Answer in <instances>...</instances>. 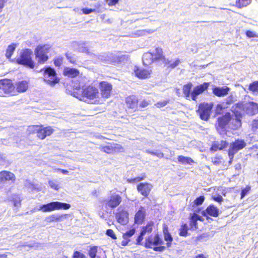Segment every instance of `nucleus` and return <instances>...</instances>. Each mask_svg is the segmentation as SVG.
<instances>
[{
	"instance_id": "nucleus-1",
	"label": "nucleus",
	"mask_w": 258,
	"mask_h": 258,
	"mask_svg": "<svg viewBox=\"0 0 258 258\" xmlns=\"http://www.w3.org/2000/svg\"><path fill=\"white\" fill-rule=\"evenodd\" d=\"M73 94L80 100L94 104H99V89L94 85L84 86L81 91H74Z\"/></svg>"
},
{
	"instance_id": "nucleus-2",
	"label": "nucleus",
	"mask_w": 258,
	"mask_h": 258,
	"mask_svg": "<svg viewBox=\"0 0 258 258\" xmlns=\"http://www.w3.org/2000/svg\"><path fill=\"white\" fill-rule=\"evenodd\" d=\"M210 85L209 82H204L196 86L191 92L193 85L191 82H188L182 86L183 96L186 99H189L190 98L192 101H197L198 96L207 91Z\"/></svg>"
},
{
	"instance_id": "nucleus-3",
	"label": "nucleus",
	"mask_w": 258,
	"mask_h": 258,
	"mask_svg": "<svg viewBox=\"0 0 258 258\" xmlns=\"http://www.w3.org/2000/svg\"><path fill=\"white\" fill-rule=\"evenodd\" d=\"M142 59L143 64H151L152 63L166 64L168 63L167 60L163 55V50L160 48H156L155 53L149 52L144 53Z\"/></svg>"
},
{
	"instance_id": "nucleus-4",
	"label": "nucleus",
	"mask_w": 258,
	"mask_h": 258,
	"mask_svg": "<svg viewBox=\"0 0 258 258\" xmlns=\"http://www.w3.org/2000/svg\"><path fill=\"white\" fill-rule=\"evenodd\" d=\"M28 136L37 134V137L41 140H44L47 137L50 136L54 132V128L51 126H44L43 125H30L26 130Z\"/></svg>"
},
{
	"instance_id": "nucleus-5",
	"label": "nucleus",
	"mask_w": 258,
	"mask_h": 258,
	"mask_svg": "<svg viewBox=\"0 0 258 258\" xmlns=\"http://www.w3.org/2000/svg\"><path fill=\"white\" fill-rule=\"evenodd\" d=\"M144 246L153 249L155 251L161 252L166 249L164 241L158 233L148 236L145 239Z\"/></svg>"
},
{
	"instance_id": "nucleus-6",
	"label": "nucleus",
	"mask_w": 258,
	"mask_h": 258,
	"mask_svg": "<svg viewBox=\"0 0 258 258\" xmlns=\"http://www.w3.org/2000/svg\"><path fill=\"white\" fill-rule=\"evenodd\" d=\"M125 103L128 109L138 111L147 107L150 104L151 101L144 99L139 103L138 97L135 95H130L125 98Z\"/></svg>"
},
{
	"instance_id": "nucleus-7",
	"label": "nucleus",
	"mask_w": 258,
	"mask_h": 258,
	"mask_svg": "<svg viewBox=\"0 0 258 258\" xmlns=\"http://www.w3.org/2000/svg\"><path fill=\"white\" fill-rule=\"evenodd\" d=\"M98 85L99 104H102L111 96L113 86L110 83L107 81H101Z\"/></svg>"
},
{
	"instance_id": "nucleus-8",
	"label": "nucleus",
	"mask_w": 258,
	"mask_h": 258,
	"mask_svg": "<svg viewBox=\"0 0 258 258\" xmlns=\"http://www.w3.org/2000/svg\"><path fill=\"white\" fill-rule=\"evenodd\" d=\"M40 72L42 73L44 81L50 86H55L60 81L55 71L51 67L44 68L40 70Z\"/></svg>"
},
{
	"instance_id": "nucleus-9",
	"label": "nucleus",
	"mask_w": 258,
	"mask_h": 258,
	"mask_svg": "<svg viewBox=\"0 0 258 258\" xmlns=\"http://www.w3.org/2000/svg\"><path fill=\"white\" fill-rule=\"evenodd\" d=\"M244 110V106L241 102H238L235 105L233 113L235 116L234 122H232L233 130H236L241 126V118L242 114L241 112Z\"/></svg>"
},
{
	"instance_id": "nucleus-10",
	"label": "nucleus",
	"mask_w": 258,
	"mask_h": 258,
	"mask_svg": "<svg viewBox=\"0 0 258 258\" xmlns=\"http://www.w3.org/2000/svg\"><path fill=\"white\" fill-rule=\"evenodd\" d=\"M33 51L29 48L22 50L19 57L15 59V63L18 64H34L32 59Z\"/></svg>"
},
{
	"instance_id": "nucleus-11",
	"label": "nucleus",
	"mask_w": 258,
	"mask_h": 258,
	"mask_svg": "<svg viewBox=\"0 0 258 258\" xmlns=\"http://www.w3.org/2000/svg\"><path fill=\"white\" fill-rule=\"evenodd\" d=\"M246 144L243 140L237 139L232 143L228 151V156L230 158L229 162L231 163L233 159L234 156L239 150L243 149Z\"/></svg>"
},
{
	"instance_id": "nucleus-12",
	"label": "nucleus",
	"mask_w": 258,
	"mask_h": 258,
	"mask_svg": "<svg viewBox=\"0 0 258 258\" xmlns=\"http://www.w3.org/2000/svg\"><path fill=\"white\" fill-rule=\"evenodd\" d=\"M14 84L11 79L0 80V93L9 96H15Z\"/></svg>"
},
{
	"instance_id": "nucleus-13",
	"label": "nucleus",
	"mask_w": 258,
	"mask_h": 258,
	"mask_svg": "<svg viewBox=\"0 0 258 258\" xmlns=\"http://www.w3.org/2000/svg\"><path fill=\"white\" fill-rule=\"evenodd\" d=\"M48 49L44 45H38L34 50L35 58L39 63H44L48 59Z\"/></svg>"
},
{
	"instance_id": "nucleus-14",
	"label": "nucleus",
	"mask_w": 258,
	"mask_h": 258,
	"mask_svg": "<svg viewBox=\"0 0 258 258\" xmlns=\"http://www.w3.org/2000/svg\"><path fill=\"white\" fill-rule=\"evenodd\" d=\"M213 105L212 103H202L199 104L198 112L201 119L207 120L210 117Z\"/></svg>"
},
{
	"instance_id": "nucleus-15",
	"label": "nucleus",
	"mask_w": 258,
	"mask_h": 258,
	"mask_svg": "<svg viewBox=\"0 0 258 258\" xmlns=\"http://www.w3.org/2000/svg\"><path fill=\"white\" fill-rule=\"evenodd\" d=\"M116 221L121 225L126 224L129 220V213L126 209L122 206L119 207L114 214Z\"/></svg>"
},
{
	"instance_id": "nucleus-16",
	"label": "nucleus",
	"mask_w": 258,
	"mask_h": 258,
	"mask_svg": "<svg viewBox=\"0 0 258 258\" xmlns=\"http://www.w3.org/2000/svg\"><path fill=\"white\" fill-rule=\"evenodd\" d=\"M100 148L102 152L107 154L124 151L123 147L121 145L116 143H109L106 145L101 146Z\"/></svg>"
},
{
	"instance_id": "nucleus-17",
	"label": "nucleus",
	"mask_w": 258,
	"mask_h": 258,
	"mask_svg": "<svg viewBox=\"0 0 258 258\" xmlns=\"http://www.w3.org/2000/svg\"><path fill=\"white\" fill-rule=\"evenodd\" d=\"M122 201V197L119 194H114L105 201L106 208L114 209L120 205Z\"/></svg>"
},
{
	"instance_id": "nucleus-18",
	"label": "nucleus",
	"mask_w": 258,
	"mask_h": 258,
	"mask_svg": "<svg viewBox=\"0 0 258 258\" xmlns=\"http://www.w3.org/2000/svg\"><path fill=\"white\" fill-rule=\"evenodd\" d=\"M231 120V115L230 112H226L217 118L216 123L217 130H224Z\"/></svg>"
},
{
	"instance_id": "nucleus-19",
	"label": "nucleus",
	"mask_w": 258,
	"mask_h": 258,
	"mask_svg": "<svg viewBox=\"0 0 258 258\" xmlns=\"http://www.w3.org/2000/svg\"><path fill=\"white\" fill-rule=\"evenodd\" d=\"M152 188V184L147 182H141L137 186L138 192L145 198H147L150 195Z\"/></svg>"
},
{
	"instance_id": "nucleus-20",
	"label": "nucleus",
	"mask_w": 258,
	"mask_h": 258,
	"mask_svg": "<svg viewBox=\"0 0 258 258\" xmlns=\"http://www.w3.org/2000/svg\"><path fill=\"white\" fill-rule=\"evenodd\" d=\"M29 82L27 80H21L17 81L14 84L15 95L18 93H22L27 91L29 88Z\"/></svg>"
},
{
	"instance_id": "nucleus-21",
	"label": "nucleus",
	"mask_w": 258,
	"mask_h": 258,
	"mask_svg": "<svg viewBox=\"0 0 258 258\" xmlns=\"http://www.w3.org/2000/svg\"><path fill=\"white\" fill-rule=\"evenodd\" d=\"M134 72L135 76L140 79H146L150 77L152 71L149 68L136 67Z\"/></svg>"
},
{
	"instance_id": "nucleus-22",
	"label": "nucleus",
	"mask_w": 258,
	"mask_h": 258,
	"mask_svg": "<svg viewBox=\"0 0 258 258\" xmlns=\"http://www.w3.org/2000/svg\"><path fill=\"white\" fill-rule=\"evenodd\" d=\"M219 210L214 205L210 204L207 208L202 211V215L204 217L210 216L213 217H218L219 215Z\"/></svg>"
},
{
	"instance_id": "nucleus-23",
	"label": "nucleus",
	"mask_w": 258,
	"mask_h": 258,
	"mask_svg": "<svg viewBox=\"0 0 258 258\" xmlns=\"http://www.w3.org/2000/svg\"><path fill=\"white\" fill-rule=\"evenodd\" d=\"M203 218L196 213L190 214L189 217V227L191 230H195L198 228V221H203Z\"/></svg>"
},
{
	"instance_id": "nucleus-24",
	"label": "nucleus",
	"mask_w": 258,
	"mask_h": 258,
	"mask_svg": "<svg viewBox=\"0 0 258 258\" xmlns=\"http://www.w3.org/2000/svg\"><path fill=\"white\" fill-rule=\"evenodd\" d=\"M15 180L16 176L13 173L7 170L0 172V183H4L9 181L14 182Z\"/></svg>"
},
{
	"instance_id": "nucleus-25",
	"label": "nucleus",
	"mask_w": 258,
	"mask_h": 258,
	"mask_svg": "<svg viewBox=\"0 0 258 258\" xmlns=\"http://www.w3.org/2000/svg\"><path fill=\"white\" fill-rule=\"evenodd\" d=\"M17 47V44L13 43L9 45L6 50V57L8 59L9 61L11 63H15V59H11V57L13 55Z\"/></svg>"
},
{
	"instance_id": "nucleus-26",
	"label": "nucleus",
	"mask_w": 258,
	"mask_h": 258,
	"mask_svg": "<svg viewBox=\"0 0 258 258\" xmlns=\"http://www.w3.org/2000/svg\"><path fill=\"white\" fill-rule=\"evenodd\" d=\"M68 215L65 214H52L45 218V221L47 223L59 222L62 221L68 217Z\"/></svg>"
},
{
	"instance_id": "nucleus-27",
	"label": "nucleus",
	"mask_w": 258,
	"mask_h": 258,
	"mask_svg": "<svg viewBox=\"0 0 258 258\" xmlns=\"http://www.w3.org/2000/svg\"><path fill=\"white\" fill-rule=\"evenodd\" d=\"M163 233L164 240L166 242V246L168 248L170 247L172 245V243L173 240V238L169 231L168 227L166 225H164L163 226Z\"/></svg>"
},
{
	"instance_id": "nucleus-28",
	"label": "nucleus",
	"mask_w": 258,
	"mask_h": 258,
	"mask_svg": "<svg viewBox=\"0 0 258 258\" xmlns=\"http://www.w3.org/2000/svg\"><path fill=\"white\" fill-rule=\"evenodd\" d=\"M230 88L227 86L224 87H215L212 89L213 93L217 97H223L228 94Z\"/></svg>"
},
{
	"instance_id": "nucleus-29",
	"label": "nucleus",
	"mask_w": 258,
	"mask_h": 258,
	"mask_svg": "<svg viewBox=\"0 0 258 258\" xmlns=\"http://www.w3.org/2000/svg\"><path fill=\"white\" fill-rule=\"evenodd\" d=\"M136 232L135 228H132L123 234L122 237L123 240L121 241L122 246H126L131 241V237L135 234Z\"/></svg>"
},
{
	"instance_id": "nucleus-30",
	"label": "nucleus",
	"mask_w": 258,
	"mask_h": 258,
	"mask_svg": "<svg viewBox=\"0 0 258 258\" xmlns=\"http://www.w3.org/2000/svg\"><path fill=\"white\" fill-rule=\"evenodd\" d=\"M145 219V212L144 208L141 207L136 213L135 216V222L136 223L141 224L143 223Z\"/></svg>"
},
{
	"instance_id": "nucleus-31",
	"label": "nucleus",
	"mask_w": 258,
	"mask_h": 258,
	"mask_svg": "<svg viewBox=\"0 0 258 258\" xmlns=\"http://www.w3.org/2000/svg\"><path fill=\"white\" fill-rule=\"evenodd\" d=\"M80 74L79 71L76 69L65 68L63 75L70 78H75L79 76Z\"/></svg>"
},
{
	"instance_id": "nucleus-32",
	"label": "nucleus",
	"mask_w": 258,
	"mask_h": 258,
	"mask_svg": "<svg viewBox=\"0 0 258 258\" xmlns=\"http://www.w3.org/2000/svg\"><path fill=\"white\" fill-rule=\"evenodd\" d=\"M190 230L189 227L186 223H182L180 225L178 229V234L181 237H186L189 235L188 231Z\"/></svg>"
},
{
	"instance_id": "nucleus-33",
	"label": "nucleus",
	"mask_w": 258,
	"mask_h": 258,
	"mask_svg": "<svg viewBox=\"0 0 258 258\" xmlns=\"http://www.w3.org/2000/svg\"><path fill=\"white\" fill-rule=\"evenodd\" d=\"M228 143L226 141H221L214 142L211 147V149L214 151L222 150L227 147Z\"/></svg>"
},
{
	"instance_id": "nucleus-34",
	"label": "nucleus",
	"mask_w": 258,
	"mask_h": 258,
	"mask_svg": "<svg viewBox=\"0 0 258 258\" xmlns=\"http://www.w3.org/2000/svg\"><path fill=\"white\" fill-rule=\"evenodd\" d=\"M40 210H42L43 212H48L56 210L55 202H52L47 204L42 205L40 207Z\"/></svg>"
},
{
	"instance_id": "nucleus-35",
	"label": "nucleus",
	"mask_w": 258,
	"mask_h": 258,
	"mask_svg": "<svg viewBox=\"0 0 258 258\" xmlns=\"http://www.w3.org/2000/svg\"><path fill=\"white\" fill-rule=\"evenodd\" d=\"M97 246H90L88 253L90 258H106L105 255H103L102 256L99 255L97 256Z\"/></svg>"
},
{
	"instance_id": "nucleus-36",
	"label": "nucleus",
	"mask_w": 258,
	"mask_h": 258,
	"mask_svg": "<svg viewBox=\"0 0 258 258\" xmlns=\"http://www.w3.org/2000/svg\"><path fill=\"white\" fill-rule=\"evenodd\" d=\"M154 223L153 221H149L147 224L142 227L141 232L145 235L147 233H150L153 231Z\"/></svg>"
},
{
	"instance_id": "nucleus-37",
	"label": "nucleus",
	"mask_w": 258,
	"mask_h": 258,
	"mask_svg": "<svg viewBox=\"0 0 258 258\" xmlns=\"http://www.w3.org/2000/svg\"><path fill=\"white\" fill-rule=\"evenodd\" d=\"M177 159L179 162L184 165L191 164L194 163V161L191 158L182 155L178 156Z\"/></svg>"
},
{
	"instance_id": "nucleus-38",
	"label": "nucleus",
	"mask_w": 258,
	"mask_h": 258,
	"mask_svg": "<svg viewBox=\"0 0 258 258\" xmlns=\"http://www.w3.org/2000/svg\"><path fill=\"white\" fill-rule=\"evenodd\" d=\"M247 109L252 115L258 113L257 104L253 102H250Z\"/></svg>"
},
{
	"instance_id": "nucleus-39",
	"label": "nucleus",
	"mask_w": 258,
	"mask_h": 258,
	"mask_svg": "<svg viewBox=\"0 0 258 258\" xmlns=\"http://www.w3.org/2000/svg\"><path fill=\"white\" fill-rule=\"evenodd\" d=\"M128 60V56L126 55H121L117 56L113 58V61L117 63H127Z\"/></svg>"
},
{
	"instance_id": "nucleus-40",
	"label": "nucleus",
	"mask_w": 258,
	"mask_h": 258,
	"mask_svg": "<svg viewBox=\"0 0 258 258\" xmlns=\"http://www.w3.org/2000/svg\"><path fill=\"white\" fill-rule=\"evenodd\" d=\"M251 3V0H236L235 6L238 8H242L246 7Z\"/></svg>"
},
{
	"instance_id": "nucleus-41",
	"label": "nucleus",
	"mask_w": 258,
	"mask_h": 258,
	"mask_svg": "<svg viewBox=\"0 0 258 258\" xmlns=\"http://www.w3.org/2000/svg\"><path fill=\"white\" fill-rule=\"evenodd\" d=\"M56 210L63 209L68 210L70 208L71 205L68 203L55 202Z\"/></svg>"
},
{
	"instance_id": "nucleus-42",
	"label": "nucleus",
	"mask_w": 258,
	"mask_h": 258,
	"mask_svg": "<svg viewBox=\"0 0 258 258\" xmlns=\"http://www.w3.org/2000/svg\"><path fill=\"white\" fill-rule=\"evenodd\" d=\"M146 177L145 173H143L141 176H137L135 178H129L127 179L128 183H134L137 182L142 180H143Z\"/></svg>"
},
{
	"instance_id": "nucleus-43",
	"label": "nucleus",
	"mask_w": 258,
	"mask_h": 258,
	"mask_svg": "<svg viewBox=\"0 0 258 258\" xmlns=\"http://www.w3.org/2000/svg\"><path fill=\"white\" fill-rule=\"evenodd\" d=\"M248 89L253 92H258V81H255L250 84Z\"/></svg>"
},
{
	"instance_id": "nucleus-44",
	"label": "nucleus",
	"mask_w": 258,
	"mask_h": 258,
	"mask_svg": "<svg viewBox=\"0 0 258 258\" xmlns=\"http://www.w3.org/2000/svg\"><path fill=\"white\" fill-rule=\"evenodd\" d=\"M205 200V197L204 196H200L199 197L197 198L194 201V206H200L204 202Z\"/></svg>"
},
{
	"instance_id": "nucleus-45",
	"label": "nucleus",
	"mask_w": 258,
	"mask_h": 258,
	"mask_svg": "<svg viewBox=\"0 0 258 258\" xmlns=\"http://www.w3.org/2000/svg\"><path fill=\"white\" fill-rule=\"evenodd\" d=\"M222 160L221 156H216L212 159V162L213 165L217 166L222 162Z\"/></svg>"
},
{
	"instance_id": "nucleus-46",
	"label": "nucleus",
	"mask_w": 258,
	"mask_h": 258,
	"mask_svg": "<svg viewBox=\"0 0 258 258\" xmlns=\"http://www.w3.org/2000/svg\"><path fill=\"white\" fill-rule=\"evenodd\" d=\"M251 189V187L249 185H247L245 188L242 189L240 194V199H242L244 197L248 194Z\"/></svg>"
},
{
	"instance_id": "nucleus-47",
	"label": "nucleus",
	"mask_w": 258,
	"mask_h": 258,
	"mask_svg": "<svg viewBox=\"0 0 258 258\" xmlns=\"http://www.w3.org/2000/svg\"><path fill=\"white\" fill-rule=\"evenodd\" d=\"M12 201L15 207H19L21 204V199L18 196H15L13 197Z\"/></svg>"
},
{
	"instance_id": "nucleus-48",
	"label": "nucleus",
	"mask_w": 258,
	"mask_h": 258,
	"mask_svg": "<svg viewBox=\"0 0 258 258\" xmlns=\"http://www.w3.org/2000/svg\"><path fill=\"white\" fill-rule=\"evenodd\" d=\"M72 258H87V257L83 253L76 250L74 252Z\"/></svg>"
},
{
	"instance_id": "nucleus-49",
	"label": "nucleus",
	"mask_w": 258,
	"mask_h": 258,
	"mask_svg": "<svg viewBox=\"0 0 258 258\" xmlns=\"http://www.w3.org/2000/svg\"><path fill=\"white\" fill-rule=\"evenodd\" d=\"M106 234L111 237L113 240H116L117 239V237L114 232L112 229H108L106 231Z\"/></svg>"
},
{
	"instance_id": "nucleus-50",
	"label": "nucleus",
	"mask_w": 258,
	"mask_h": 258,
	"mask_svg": "<svg viewBox=\"0 0 258 258\" xmlns=\"http://www.w3.org/2000/svg\"><path fill=\"white\" fill-rule=\"evenodd\" d=\"M245 35L248 38H254V37L258 38V34H257L255 32H253V31H252L250 30H247L245 32Z\"/></svg>"
},
{
	"instance_id": "nucleus-51",
	"label": "nucleus",
	"mask_w": 258,
	"mask_h": 258,
	"mask_svg": "<svg viewBox=\"0 0 258 258\" xmlns=\"http://www.w3.org/2000/svg\"><path fill=\"white\" fill-rule=\"evenodd\" d=\"M48 184L51 188L56 191L58 190L59 189L58 185L54 182L53 180H49L48 181Z\"/></svg>"
},
{
	"instance_id": "nucleus-52",
	"label": "nucleus",
	"mask_w": 258,
	"mask_h": 258,
	"mask_svg": "<svg viewBox=\"0 0 258 258\" xmlns=\"http://www.w3.org/2000/svg\"><path fill=\"white\" fill-rule=\"evenodd\" d=\"M109 7L115 6L119 2V0H105Z\"/></svg>"
},
{
	"instance_id": "nucleus-53",
	"label": "nucleus",
	"mask_w": 258,
	"mask_h": 258,
	"mask_svg": "<svg viewBox=\"0 0 258 258\" xmlns=\"http://www.w3.org/2000/svg\"><path fill=\"white\" fill-rule=\"evenodd\" d=\"M225 108L221 104H218L216 107V113L217 114H221Z\"/></svg>"
},
{
	"instance_id": "nucleus-54",
	"label": "nucleus",
	"mask_w": 258,
	"mask_h": 258,
	"mask_svg": "<svg viewBox=\"0 0 258 258\" xmlns=\"http://www.w3.org/2000/svg\"><path fill=\"white\" fill-rule=\"evenodd\" d=\"M168 103V101L165 100L163 101H159L155 104V106L158 108H161L165 106Z\"/></svg>"
},
{
	"instance_id": "nucleus-55",
	"label": "nucleus",
	"mask_w": 258,
	"mask_h": 258,
	"mask_svg": "<svg viewBox=\"0 0 258 258\" xmlns=\"http://www.w3.org/2000/svg\"><path fill=\"white\" fill-rule=\"evenodd\" d=\"M81 11H82L84 14L87 15L90 14L91 13L95 12V10L93 9L85 8L82 9Z\"/></svg>"
},
{
	"instance_id": "nucleus-56",
	"label": "nucleus",
	"mask_w": 258,
	"mask_h": 258,
	"mask_svg": "<svg viewBox=\"0 0 258 258\" xmlns=\"http://www.w3.org/2000/svg\"><path fill=\"white\" fill-rule=\"evenodd\" d=\"M144 235H145V234L144 233H142V232L141 231L139 235L138 236V237L136 239V244H141V242L143 240V236Z\"/></svg>"
},
{
	"instance_id": "nucleus-57",
	"label": "nucleus",
	"mask_w": 258,
	"mask_h": 258,
	"mask_svg": "<svg viewBox=\"0 0 258 258\" xmlns=\"http://www.w3.org/2000/svg\"><path fill=\"white\" fill-rule=\"evenodd\" d=\"M212 199L215 201V202H217L219 203H221L223 201V198L220 195H219L218 196H217V197H215V196H212Z\"/></svg>"
},
{
	"instance_id": "nucleus-58",
	"label": "nucleus",
	"mask_w": 258,
	"mask_h": 258,
	"mask_svg": "<svg viewBox=\"0 0 258 258\" xmlns=\"http://www.w3.org/2000/svg\"><path fill=\"white\" fill-rule=\"evenodd\" d=\"M62 63V57H56L54 59V64H61Z\"/></svg>"
},
{
	"instance_id": "nucleus-59",
	"label": "nucleus",
	"mask_w": 258,
	"mask_h": 258,
	"mask_svg": "<svg viewBox=\"0 0 258 258\" xmlns=\"http://www.w3.org/2000/svg\"><path fill=\"white\" fill-rule=\"evenodd\" d=\"M258 128V121H255L252 124L251 129L254 132Z\"/></svg>"
},
{
	"instance_id": "nucleus-60",
	"label": "nucleus",
	"mask_w": 258,
	"mask_h": 258,
	"mask_svg": "<svg viewBox=\"0 0 258 258\" xmlns=\"http://www.w3.org/2000/svg\"><path fill=\"white\" fill-rule=\"evenodd\" d=\"M6 3V0H0V12L2 11V10L4 8Z\"/></svg>"
},
{
	"instance_id": "nucleus-61",
	"label": "nucleus",
	"mask_w": 258,
	"mask_h": 258,
	"mask_svg": "<svg viewBox=\"0 0 258 258\" xmlns=\"http://www.w3.org/2000/svg\"><path fill=\"white\" fill-rule=\"evenodd\" d=\"M194 258H208V256H206L203 253H200L196 255Z\"/></svg>"
},
{
	"instance_id": "nucleus-62",
	"label": "nucleus",
	"mask_w": 258,
	"mask_h": 258,
	"mask_svg": "<svg viewBox=\"0 0 258 258\" xmlns=\"http://www.w3.org/2000/svg\"><path fill=\"white\" fill-rule=\"evenodd\" d=\"M68 58L69 59L70 62L72 63H74L75 62V60L74 58L72 56H69L68 55H67Z\"/></svg>"
},
{
	"instance_id": "nucleus-63",
	"label": "nucleus",
	"mask_w": 258,
	"mask_h": 258,
	"mask_svg": "<svg viewBox=\"0 0 258 258\" xmlns=\"http://www.w3.org/2000/svg\"><path fill=\"white\" fill-rule=\"evenodd\" d=\"M57 170L60 171L62 173L64 174H67L69 173V171L66 169H58Z\"/></svg>"
},
{
	"instance_id": "nucleus-64",
	"label": "nucleus",
	"mask_w": 258,
	"mask_h": 258,
	"mask_svg": "<svg viewBox=\"0 0 258 258\" xmlns=\"http://www.w3.org/2000/svg\"><path fill=\"white\" fill-rule=\"evenodd\" d=\"M179 62V60H178L177 61H176L175 62L174 64H177Z\"/></svg>"
}]
</instances>
